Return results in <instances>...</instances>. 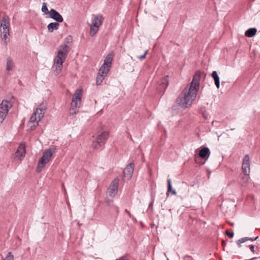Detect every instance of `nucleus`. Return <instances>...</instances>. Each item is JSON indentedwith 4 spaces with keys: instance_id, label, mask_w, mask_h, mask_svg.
<instances>
[{
    "instance_id": "23",
    "label": "nucleus",
    "mask_w": 260,
    "mask_h": 260,
    "mask_svg": "<svg viewBox=\"0 0 260 260\" xmlns=\"http://www.w3.org/2000/svg\"><path fill=\"white\" fill-rule=\"evenodd\" d=\"M167 183H168V190L167 192V196L169 194V192H171L174 195H176L177 192L175 190H172V186L171 184V179L169 178L167 179Z\"/></svg>"
},
{
    "instance_id": "7",
    "label": "nucleus",
    "mask_w": 260,
    "mask_h": 260,
    "mask_svg": "<svg viewBox=\"0 0 260 260\" xmlns=\"http://www.w3.org/2000/svg\"><path fill=\"white\" fill-rule=\"evenodd\" d=\"M12 103L8 100H3L0 104V124L5 120L9 110L12 108Z\"/></svg>"
},
{
    "instance_id": "9",
    "label": "nucleus",
    "mask_w": 260,
    "mask_h": 260,
    "mask_svg": "<svg viewBox=\"0 0 260 260\" xmlns=\"http://www.w3.org/2000/svg\"><path fill=\"white\" fill-rule=\"evenodd\" d=\"M242 170L243 174L245 176V177H243L242 179L247 181L249 178V175L250 171V158L248 154L245 155L243 159Z\"/></svg>"
},
{
    "instance_id": "27",
    "label": "nucleus",
    "mask_w": 260,
    "mask_h": 260,
    "mask_svg": "<svg viewBox=\"0 0 260 260\" xmlns=\"http://www.w3.org/2000/svg\"><path fill=\"white\" fill-rule=\"evenodd\" d=\"M42 11L45 14H48L49 12V11H48L47 4L46 3H43L42 4Z\"/></svg>"
},
{
    "instance_id": "20",
    "label": "nucleus",
    "mask_w": 260,
    "mask_h": 260,
    "mask_svg": "<svg viewBox=\"0 0 260 260\" xmlns=\"http://www.w3.org/2000/svg\"><path fill=\"white\" fill-rule=\"evenodd\" d=\"M59 24L57 22H51L47 25V29L49 32H52L54 30H57L59 28Z\"/></svg>"
},
{
    "instance_id": "1",
    "label": "nucleus",
    "mask_w": 260,
    "mask_h": 260,
    "mask_svg": "<svg viewBox=\"0 0 260 260\" xmlns=\"http://www.w3.org/2000/svg\"><path fill=\"white\" fill-rule=\"evenodd\" d=\"M201 73L197 72L193 76L191 82L183 90L176 100V103L183 108L190 106L197 97L199 89Z\"/></svg>"
},
{
    "instance_id": "6",
    "label": "nucleus",
    "mask_w": 260,
    "mask_h": 260,
    "mask_svg": "<svg viewBox=\"0 0 260 260\" xmlns=\"http://www.w3.org/2000/svg\"><path fill=\"white\" fill-rule=\"evenodd\" d=\"M109 136V133L107 131L102 132L101 134L99 135L92 142V148L94 149H99L105 145Z\"/></svg>"
},
{
    "instance_id": "13",
    "label": "nucleus",
    "mask_w": 260,
    "mask_h": 260,
    "mask_svg": "<svg viewBox=\"0 0 260 260\" xmlns=\"http://www.w3.org/2000/svg\"><path fill=\"white\" fill-rule=\"evenodd\" d=\"M169 76L168 75L165 76L159 82L157 89L159 92L164 93L169 85Z\"/></svg>"
},
{
    "instance_id": "16",
    "label": "nucleus",
    "mask_w": 260,
    "mask_h": 260,
    "mask_svg": "<svg viewBox=\"0 0 260 260\" xmlns=\"http://www.w3.org/2000/svg\"><path fill=\"white\" fill-rule=\"evenodd\" d=\"M210 151L208 147H204L199 153V156L204 159H207L210 155Z\"/></svg>"
},
{
    "instance_id": "18",
    "label": "nucleus",
    "mask_w": 260,
    "mask_h": 260,
    "mask_svg": "<svg viewBox=\"0 0 260 260\" xmlns=\"http://www.w3.org/2000/svg\"><path fill=\"white\" fill-rule=\"evenodd\" d=\"M110 68L111 67H110V66L102 64L101 68H100L98 74L103 75V76L106 77L109 71H110Z\"/></svg>"
},
{
    "instance_id": "11",
    "label": "nucleus",
    "mask_w": 260,
    "mask_h": 260,
    "mask_svg": "<svg viewBox=\"0 0 260 260\" xmlns=\"http://www.w3.org/2000/svg\"><path fill=\"white\" fill-rule=\"evenodd\" d=\"M118 184H119V179L118 178L114 179L111 182V183L108 189V193L110 197H114L117 193Z\"/></svg>"
},
{
    "instance_id": "22",
    "label": "nucleus",
    "mask_w": 260,
    "mask_h": 260,
    "mask_svg": "<svg viewBox=\"0 0 260 260\" xmlns=\"http://www.w3.org/2000/svg\"><path fill=\"white\" fill-rule=\"evenodd\" d=\"M14 66V63L12 59L10 57H8L7 58V66L6 70L7 71H11L12 70Z\"/></svg>"
},
{
    "instance_id": "4",
    "label": "nucleus",
    "mask_w": 260,
    "mask_h": 260,
    "mask_svg": "<svg viewBox=\"0 0 260 260\" xmlns=\"http://www.w3.org/2000/svg\"><path fill=\"white\" fill-rule=\"evenodd\" d=\"M55 152L54 147L50 148L46 150L43 153L42 157L39 160L36 171L37 172L42 171V169L45 167L50 160L53 153Z\"/></svg>"
},
{
    "instance_id": "29",
    "label": "nucleus",
    "mask_w": 260,
    "mask_h": 260,
    "mask_svg": "<svg viewBox=\"0 0 260 260\" xmlns=\"http://www.w3.org/2000/svg\"><path fill=\"white\" fill-rule=\"evenodd\" d=\"M147 53V51H145V53L142 55H140L138 57V58L141 60L144 59L145 57V56L146 55V54Z\"/></svg>"
},
{
    "instance_id": "10",
    "label": "nucleus",
    "mask_w": 260,
    "mask_h": 260,
    "mask_svg": "<svg viewBox=\"0 0 260 260\" xmlns=\"http://www.w3.org/2000/svg\"><path fill=\"white\" fill-rule=\"evenodd\" d=\"M43 118L42 113L38 114V111H35L30 117L29 123L32 124L30 125L31 129H35L38 125L39 122Z\"/></svg>"
},
{
    "instance_id": "21",
    "label": "nucleus",
    "mask_w": 260,
    "mask_h": 260,
    "mask_svg": "<svg viewBox=\"0 0 260 260\" xmlns=\"http://www.w3.org/2000/svg\"><path fill=\"white\" fill-rule=\"evenodd\" d=\"M256 31L257 29L255 28H250L245 31V35L246 37L251 38L255 35Z\"/></svg>"
},
{
    "instance_id": "34",
    "label": "nucleus",
    "mask_w": 260,
    "mask_h": 260,
    "mask_svg": "<svg viewBox=\"0 0 260 260\" xmlns=\"http://www.w3.org/2000/svg\"><path fill=\"white\" fill-rule=\"evenodd\" d=\"M124 212L125 213H126L130 217H132V215L131 214L130 212L127 209H125Z\"/></svg>"
},
{
    "instance_id": "25",
    "label": "nucleus",
    "mask_w": 260,
    "mask_h": 260,
    "mask_svg": "<svg viewBox=\"0 0 260 260\" xmlns=\"http://www.w3.org/2000/svg\"><path fill=\"white\" fill-rule=\"evenodd\" d=\"M106 77L103 76L99 74H98L96 79V84L97 85H101Z\"/></svg>"
},
{
    "instance_id": "19",
    "label": "nucleus",
    "mask_w": 260,
    "mask_h": 260,
    "mask_svg": "<svg viewBox=\"0 0 260 260\" xmlns=\"http://www.w3.org/2000/svg\"><path fill=\"white\" fill-rule=\"evenodd\" d=\"M211 76L214 79L215 86L217 89H219L220 87V79L217 72L215 71H213L211 74Z\"/></svg>"
},
{
    "instance_id": "30",
    "label": "nucleus",
    "mask_w": 260,
    "mask_h": 260,
    "mask_svg": "<svg viewBox=\"0 0 260 260\" xmlns=\"http://www.w3.org/2000/svg\"><path fill=\"white\" fill-rule=\"evenodd\" d=\"M226 235L229 236L231 238L234 237V234L233 232H229V231L226 232Z\"/></svg>"
},
{
    "instance_id": "3",
    "label": "nucleus",
    "mask_w": 260,
    "mask_h": 260,
    "mask_svg": "<svg viewBox=\"0 0 260 260\" xmlns=\"http://www.w3.org/2000/svg\"><path fill=\"white\" fill-rule=\"evenodd\" d=\"M82 93V89H78L75 91L71 103L70 115L74 116L78 112V109L81 105Z\"/></svg>"
},
{
    "instance_id": "28",
    "label": "nucleus",
    "mask_w": 260,
    "mask_h": 260,
    "mask_svg": "<svg viewBox=\"0 0 260 260\" xmlns=\"http://www.w3.org/2000/svg\"><path fill=\"white\" fill-rule=\"evenodd\" d=\"M4 260H14V256L11 252H9Z\"/></svg>"
},
{
    "instance_id": "33",
    "label": "nucleus",
    "mask_w": 260,
    "mask_h": 260,
    "mask_svg": "<svg viewBox=\"0 0 260 260\" xmlns=\"http://www.w3.org/2000/svg\"><path fill=\"white\" fill-rule=\"evenodd\" d=\"M258 238V236H257L255 238H248V240H250V241H255L256 240V239H257Z\"/></svg>"
},
{
    "instance_id": "2",
    "label": "nucleus",
    "mask_w": 260,
    "mask_h": 260,
    "mask_svg": "<svg viewBox=\"0 0 260 260\" xmlns=\"http://www.w3.org/2000/svg\"><path fill=\"white\" fill-rule=\"evenodd\" d=\"M68 46L63 44L59 46L57 55L54 58V67L55 73L58 74L62 70V63L64 61L68 54Z\"/></svg>"
},
{
    "instance_id": "14",
    "label": "nucleus",
    "mask_w": 260,
    "mask_h": 260,
    "mask_svg": "<svg viewBox=\"0 0 260 260\" xmlns=\"http://www.w3.org/2000/svg\"><path fill=\"white\" fill-rule=\"evenodd\" d=\"M134 164L131 162L128 164L123 170V174L128 179L132 178L134 172Z\"/></svg>"
},
{
    "instance_id": "8",
    "label": "nucleus",
    "mask_w": 260,
    "mask_h": 260,
    "mask_svg": "<svg viewBox=\"0 0 260 260\" xmlns=\"http://www.w3.org/2000/svg\"><path fill=\"white\" fill-rule=\"evenodd\" d=\"M0 23L1 27H2L1 32L3 35V38L5 41H6V40L8 39V37L10 35V19L8 16L5 15L2 17Z\"/></svg>"
},
{
    "instance_id": "32",
    "label": "nucleus",
    "mask_w": 260,
    "mask_h": 260,
    "mask_svg": "<svg viewBox=\"0 0 260 260\" xmlns=\"http://www.w3.org/2000/svg\"><path fill=\"white\" fill-rule=\"evenodd\" d=\"M116 260H127L126 256H122L120 257V258L116 259Z\"/></svg>"
},
{
    "instance_id": "12",
    "label": "nucleus",
    "mask_w": 260,
    "mask_h": 260,
    "mask_svg": "<svg viewBox=\"0 0 260 260\" xmlns=\"http://www.w3.org/2000/svg\"><path fill=\"white\" fill-rule=\"evenodd\" d=\"M49 14V17L57 23H60L63 21L62 16L56 10L53 9H50Z\"/></svg>"
},
{
    "instance_id": "15",
    "label": "nucleus",
    "mask_w": 260,
    "mask_h": 260,
    "mask_svg": "<svg viewBox=\"0 0 260 260\" xmlns=\"http://www.w3.org/2000/svg\"><path fill=\"white\" fill-rule=\"evenodd\" d=\"M25 153L26 152L25 144L21 143L18 147L15 153L16 156L21 160L25 156Z\"/></svg>"
},
{
    "instance_id": "24",
    "label": "nucleus",
    "mask_w": 260,
    "mask_h": 260,
    "mask_svg": "<svg viewBox=\"0 0 260 260\" xmlns=\"http://www.w3.org/2000/svg\"><path fill=\"white\" fill-rule=\"evenodd\" d=\"M46 106L43 104H40L39 107L36 109V111H38V114H41L42 113L43 116H44L45 111L46 110Z\"/></svg>"
},
{
    "instance_id": "26",
    "label": "nucleus",
    "mask_w": 260,
    "mask_h": 260,
    "mask_svg": "<svg viewBox=\"0 0 260 260\" xmlns=\"http://www.w3.org/2000/svg\"><path fill=\"white\" fill-rule=\"evenodd\" d=\"M248 240V237H244V238H242L241 239H240L238 241H237V245H238L239 247H241V243H243L247 241Z\"/></svg>"
},
{
    "instance_id": "17",
    "label": "nucleus",
    "mask_w": 260,
    "mask_h": 260,
    "mask_svg": "<svg viewBox=\"0 0 260 260\" xmlns=\"http://www.w3.org/2000/svg\"><path fill=\"white\" fill-rule=\"evenodd\" d=\"M113 59V53L112 52L109 53L107 55L105 59H104V63L103 64L107 66H110V67H111Z\"/></svg>"
},
{
    "instance_id": "5",
    "label": "nucleus",
    "mask_w": 260,
    "mask_h": 260,
    "mask_svg": "<svg viewBox=\"0 0 260 260\" xmlns=\"http://www.w3.org/2000/svg\"><path fill=\"white\" fill-rule=\"evenodd\" d=\"M104 17L101 14L93 15L92 23L90 27V35L93 37L99 30V27L104 21Z\"/></svg>"
},
{
    "instance_id": "35",
    "label": "nucleus",
    "mask_w": 260,
    "mask_h": 260,
    "mask_svg": "<svg viewBox=\"0 0 260 260\" xmlns=\"http://www.w3.org/2000/svg\"><path fill=\"white\" fill-rule=\"evenodd\" d=\"M225 83V82H224V81H222V82H221V85H223L224 84V83Z\"/></svg>"
},
{
    "instance_id": "31",
    "label": "nucleus",
    "mask_w": 260,
    "mask_h": 260,
    "mask_svg": "<svg viewBox=\"0 0 260 260\" xmlns=\"http://www.w3.org/2000/svg\"><path fill=\"white\" fill-rule=\"evenodd\" d=\"M249 248H250V250H251L253 253H254L255 250H254V245H249Z\"/></svg>"
},
{
    "instance_id": "37",
    "label": "nucleus",
    "mask_w": 260,
    "mask_h": 260,
    "mask_svg": "<svg viewBox=\"0 0 260 260\" xmlns=\"http://www.w3.org/2000/svg\"><path fill=\"white\" fill-rule=\"evenodd\" d=\"M130 139L132 141H133L132 138L131 137H130Z\"/></svg>"
},
{
    "instance_id": "36",
    "label": "nucleus",
    "mask_w": 260,
    "mask_h": 260,
    "mask_svg": "<svg viewBox=\"0 0 260 260\" xmlns=\"http://www.w3.org/2000/svg\"><path fill=\"white\" fill-rule=\"evenodd\" d=\"M214 122H217V121H213L212 124H213Z\"/></svg>"
}]
</instances>
